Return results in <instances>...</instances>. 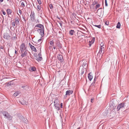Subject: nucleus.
<instances>
[{
	"instance_id": "nucleus-1",
	"label": "nucleus",
	"mask_w": 129,
	"mask_h": 129,
	"mask_svg": "<svg viewBox=\"0 0 129 129\" xmlns=\"http://www.w3.org/2000/svg\"><path fill=\"white\" fill-rule=\"evenodd\" d=\"M1 114L4 116V118L7 119L8 120H11L12 119V117L7 111L3 110L1 112Z\"/></svg>"
},
{
	"instance_id": "nucleus-2",
	"label": "nucleus",
	"mask_w": 129,
	"mask_h": 129,
	"mask_svg": "<svg viewBox=\"0 0 129 129\" xmlns=\"http://www.w3.org/2000/svg\"><path fill=\"white\" fill-rule=\"evenodd\" d=\"M58 100H57V99H56L55 100L54 102L55 107V109L57 110H59L60 109L59 104L58 103Z\"/></svg>"
},
{
	"instance_id": "nucleus-3",
	"label": "nucleus",
	"mask_w": 129,
	"mask_h": 129,
	"mask_svg": "<svg viewBox=\"0 0 129 129\" xmlns=\"http://www.w3.org/2000/svg\"><path fill=\"white\" fill-rule=\"evenodd\" d=\"M37 31L41 35V37H43L44 36V28L42 29L38 28Z\"/></svg>"
},
{
	"instance_id": "nucleus-4",
	"label": "nucleus",
	"mask_w": 129,
	"mask_h": 129,
	"mask_svg": "<svg viewBox=\"0 0 129 129\" xmlns=\"http://www.w3.org/2000/svg\"><path fill=\"white\" fill-rule=\"evenodd\" d=\"M35 59L37 60L38 61H41L42 60V55L41 53H39L37 56H35Z\"/></svg>"
},
{
	"instance_id": "nucleus-5",
	"label": "nucleus",
	"mask_w": 129,
	"mask_h": 129,
	"mask_svg": "<svg viewBox=\"0 0 129 129\" xmlns=\"http://www.w3.org/2000/svg\"><path fill=\"white\" fill-rule=\"evenodd\" d=\"M125 103H121L119 104L117 106V110L118 111L120 109H122L125 106Z\"/></svg>"
},
{
	"instance_id": "nucleus-6",
	"label": "nucleus",
	"mask_w": 129,
	"mask_h": 129,
	"mask_svg": "<svg viewBox=\"0 0 129 129\" xmlns=\"http://www.w3.org/2000/svg\"><path fill=\"white\" fill-rule=\"evenodd\" d=\"M26 48L25 47V44L24 43H22L20 45V50L21 53H23L24 50L26 49Z\"/></svg>"
},
{
	"instance_id": "nucleus-7",
	"label": "nucleus",
	"mask_w": 129,
	"mask_h": 129,
	"mask_svg": "<svg viewBox=\"0 0 129 129\" xmlns=\"http://www.w3.org/2000/svg\"><path fill=\"white\" fill-rule=\"evenodd\" d=\"M30 16L31 21H34L35 19V14L34 11L31 12Z\"/></svg>"
},
{
	"instance_id": "nucleus-8",
	"label": "nucleus",
	"mask_w": 129,
	"mask_h": 129,
	"mask_svg": "<svg viewBox=\"0 0 129 129\" xmlns=\"http://www.w3.org/2000/svg\"><path fill=\"white\" fill-rule=\"evenodd\" d=\"M58 60L60 61L61 62H63V59L62 56L61 55H59L57 56Z\"/></svg>"
},
{
	"instance_id": "nucleus-9",
	"label": "nucleus",
	"mask_w": 129,
	"mask_h": 129,
	"mask_svg": "<svg viewBox=\"0 0 129 129\" xmlns=\"http://www.w3.org/2000/svg\"><path fill=\"white\" fill-rule=\"evenodd\" d=\"M29 45L31 50L35 52H37L36 49L35 47L34 46L32 45L30 43H29Z\"/></svg>"
},
{
	"instance_id": "nucleus-10",
	"label": "nucleus",
	"mask_w": 129,
	"mask_h": 129,
	"mask_svg": "<svg viewBox=\"0 0 129 129\" xmlns=\"http://www.w3.org/2000/svg\"><path fill=\"white\" fill-rule=\"evenodd\" d=\"M73 92V91L71 90H68L66 91V94L65 96H67V95H69L70 94H71Z\"/></svg>"
},
{
	"instance_id": "nucleus-11",
	"label": "nucleus",
	"mask_w": 129,
	"mask_h": 129,
	"mask_svg": "<svg viewBox=\"0 0 129 129\" xmlns=\"http://www.w3.org/2000/svg\"><path fill=\"white\" fill-rule=\"evenodd\" d=\"M19 18L18 17H16L15 18V22L17 25L19 24Z\"/></svg>"
},
{
	"instance_id": "nucleus-12",
	"label": "nucleus",
	"mask_w": 129,
	"mask_h": 129,
	"mask_svg": "<svg viewBox=\"0 0 129 129\" xmlns=\"http://www.w3.org/2000/svg\"><path fill=\"white\" fill-rule=\"evenodd\" d=\"M36 27L40 28V29H42V28H44V26L40 24H37L35 27V28Z\"/></svg>"
},
{
	"instance_id": "nucleus-13",
	"label": "nucleus",
	"mask_w": 129,
	"mask_h": 129,
	"mask_svg": "<svg viewBox=\"0 0 129 129\" xmlns=\"http://www.w3.org/2000/svg\"><path fill=\"white\" fill-rule=\"evenodd\" d=\"M27 51H28L27 50L25 51L21 55V56L23 57L26 56L27 53Z\"/></svg>"
},
{
	"instance_id": "nucleus-14",
	"label": "nucleus",
	"mask_w": 129,
	"mask_h": 129,
	"mask_svg": "<svg viewBox=\"0 0 129 129\" xmlns=\"http://www.w3.org/2000/svg\"><path fill=\"white\" fill-rule=\"evenodd\" d=\"M3 37L7 39H10V36L7 34H6L4 35Z\"/></svg>"
},
{
	"instance_id": "nucleus-15",
	"label": "nucleus",
	"mask_w": 129,
	"mask_h": 129,
	"mask_svg": "<svg viewBox=\"0 0 129 129\" xmlns=\"http://www.w3.org/2000/svg\"><path fill=\"white\" fill-rule=\"evenodd\" d=\"M91 75H92V74L90 73L88 75V78L90 81H91L93 78V76Z\"/></svg>"
},
{
	"instance_id": "nucleus-16",
	"label": "nucleus",
	"mask_w": 129,
	"mask_h": 129,
	"mask_svg": "<svg viewBox=\"0 0 129 129\" xmlns=\"http://www.w3.org/2000/svg\"><path fill=\"white\" fill-rule=\"evenodd\" d=\"M13 80L11 81L10 82H9L7 84V85L8 86H9L13 85L14 84V83L13 82Z\"/></svg>"
},
{
	"instance_id": "nucleus-17",
	"label": "nucleus",
	"mask_w": 129,
	"mask_h": 129,
	"mask_svg": "<svg viewBox=\"0 0 129 129\" xmlns=\"http://www.w3.org/2000/svg\"><path fill=\"white\" fill-rule=\"evenodd\" d=\"M7 12L8 15L11 14L12 12V10L10 9H7Z\"/></svg>"
},
{
	"instance_id": "nucleus-18",
	"label": "nucleus",
	"mask_w": 129,
	"mask_h": 129,
	"mask_svg": "<svg viewBox=\"0 0 129 129\" xmlns=\"http://www.w3.org/2000/svg\"><path fill=\"white\" fill-rule=\"evenodd\" d=\"M20 93V92L19 91H17L15 92L13 94V95L14 96L16 97L17 95Z\"/></svg>"
},
{
	"instance_id": "nucleus-19",
	"label": "nucleus",
	"mask_w": 129,
	"mask_h": 129,
	"mask_svg": "<svg viewBox=\"0 0 129 129\" xmlns=\"http://www.w3.org/2000/svg\"><path fill=\"white\" fill-rule=\"evenodd\" d=\"M89 47H90L92 44L94 42V40H92L91 41H89Z\"/></svg>"
},
{
	"instance_id": "nucleus-20",
	"label": "nucleus",
	"mask_w": 129,
	"mask_h": 129,
	"mask_svg": "<svg viewBox=\"0 0 129 129\" xmlns=\"http://www.w3.org/2000/svg\"><path fill=\"white\" fill-rule=\"evenodd\" d=\"M100 5L99 4L96 5L94 8L95 10H97L98 8H99L100 7Z\"/></svg>"
},
{
	"instance_id": "nucleus-21",
	"label": "nucleus",
	"mask_w": 129,
	"mask_h": 129,
	"mask_svg": "<svg viewBox=\"0 0 129 129\" xmlns=\"http://www.w3.org/2000/svg\"><path fill=\"white\" fill-rule=\"evenodd\" d=\"M74 31L73 30H71L70 31L69 33L71 35H73L74 34Z\"/></svg>"
},
{
	"instance_id": "nucleus-22",
	"label": "nucleus",
	"mask_w": 129,
	"mask_h": 129,
	"mask_svg": "<svg viewBox=\"0 0 129 129\" xmlns=\"http://www.w3.org/2000/svg\"><path fill=\"white\" fill-rule=\"evenodd\" d=\"M121 25H120V22H118L117 24V25L116 26V27L117 28H120V27Z\"/></svg>"
},
{
	"instance_id": "nucleus-23",
	"label": "nucleus",
	"mask_w": 129,
	"mask_h": 129,
	"mask_svg": "<svg viewBox=\"0 0 129 129\" xmlns=\"http://www.w3.org/2000/svg\"><path fill=\"white\" fill-rule=\"evenodd\" d=\"M22 88L25 90H27L28 88V86L27 85L22 86Z\"/></svg>"
},
{
	"instance_id": "nucleus-24",
	"label": "nucleus",
	"mask_w": 129,
	"mask_h": 129,
	"mask_svg": "<svg viewBox=\"0 0 129 129\" xmlns=\"http://www.w3.org/2000/svg\"><path fill=\"white\" fill-rule=\"evenodd\" d=\"M57 45L58 48H61V46L60 43L57 42Z\"/></svg>"
},
{
	"instance_id": "nucleus-25",
	"label": "nucleus",
	"mask_w": 129,
	"mask_h": 129,
	"mask_svg": "<svg viewBox=\"0 0 129 129\" xmlns=\"http://www.w3.org/2000/svg\"><path fill=\"white\" fill-rule=\"evenodd\" d=\"M102 49H100L99 50V51L98 53V54H102V55H103V54L104 53V51L103 52V53H102Z\"/></svg>"
},
{
	"instance_id": "nucleus-26",
	"label": "nucleus",
	"mask_w": 129,
	"mask_h": 129,
	"mask_svg": "<svg viewBox=\"0 0 129 129\" xmlns=\"http://www.w3.org/2000/svg\"><path fill=\"white\" fill-rule=\"evenodd\" d=\"M23 122L25 123H28V120L24 118V120H23L22 121Z\"/></svg>"
},
{
	"instance_id": "nucleus-27",
	"label": "nucleus",
	"mask_w": 129,
	"mask_h": 129,
	"mask_svg": "<svg viewBox=\"0 0 129 129\" xmlns=\"http://www.w3.org/2000/svg\"><path fill=\"white\" fill-rule=\"evenodd\" d=\"M50 44L52 46H54V42L53 40L50 41L49 42Z\"/></svg>"
},
{
	"instance_id": "nucleus-28",
	"label": "nucleus",
	"mask_w": 129,
	"mask_h": 129,
	"mask_svg": "<svg viewBox=\"0 0 129 129\" xmlns=\"http://www.w3.org/2000/svg\"><path fill=\"white\" fill-rule=\"evenodd\" d=\"M15 22L14 21L13 22H12L11 23V24L12 25V26L13 27H14L15 26V24H16Z\"/></svg>"
},
{
	"instance_id": "nucleus-29",
	"label": "nucleus",
	"mask_w": 129,
	"mask_h": 129,
	"mask_svg": "<svg viewBox=\"0 0 129 129\" xmlns=\"http://www.w3.org/2000/svg\"><path fill=\"white\" fill-rule=\"evenodd\" d=\"M31 70L32 71H35L36 70V68H35V67H31Z\"/></svg>"
},
{
	"instance_id": "nucleus-30",
	"label": "nucleus",
	"mask_w": 129,
	"mask_h": 129,
	"mask_svg": "<svg viewBox=\"0 0 129 129\" xmlns=\"http://www.w3.org/2000/svg\"><path fill=\"white\" fill-rule=\"evenodd\" d=\"M94 26L96 27H97L99 28H101V25H94Z\"/></svg>"
},
{
	"instance_id": "nucleus-31",
	"label": "nucleus",
	"mask_w": 129,
	"mask_h": 129,
	"mask_svg": "<svg viewBox=\"0 0 129 129\" xmlns=\"http://www.w3.org/2000/svg\"><path fill=\"white\" fill-rule=\"evenodd\" d=\"M19 118L22 121H23V120H24V118L23 116H21Z\"/></svg>"
},
{
	"instance_id": "nucleus-32",
	"label": "nucleus",
	"mask_w": 129,
	"mask_h": 129,
	"mask_svg": "<svg viewBox=\"0 0 129 129\" xmlns=\"http://www.w3.org/2000/svg\"><path fill=\"white\" fill-rule=\"evenodd\" d=\"M21 6L22 7H24L25 6L24 3V2H22L21 3Z\"/></svg>"
},
{
	"instance_id": "nucleus-33",
	"label": "nucleus",
	"mask_w": 129,
	"mask_h": 129,
	"mask_svg": "<svg viewBox=\"0 0 129 129\" xmlns=\"http://www.w3.org/2000/svg\"><path fill=\"white\" fill-rule=\"evenodd\" d=\"M49 7L50 9H52L53 7V5H52V4H50V5H49Z\"/></svg>"
},
{
	"instance_id": "nucleus-34",
	"label": "nucleus",
	"mask_w": 129,
	"mask_h": 129,
	"mask_svg": "<svg viewBox=\"0 0 129 129\" xmlns=\"http://www.w3.org/2000/svg\"><path fill=\"white\" fill-rule=\"evenodd\" d=\"M97 4V3L95 1H94V2L92 4V5L94 6V5H95Z\"/></svg>"
},
{
	"instance_id": "nucleus-35",
	"label": "nucleus",
	"mask_w": 129,
	"mask_h": 129,
	"mask_svg": "<svg viewBox=\"0 0 129 129\" xmlns=\"http://www.w3.org/2000/svg\"><path fill=\"white\" fill-rule=\"evenodd\" d=\"M37 8L39 10H40L41 9V7L40 6L38 5L37 6Z\"/></svg>"
},
{
	"instance_id": "nucleus-36",
	"label": "nucleus",
	"mask_w": 129,
	"mask_h": 129,
	"mask_svg": "<svg viewBox=\"0 0 129 129\" xmlns=\"http://www.w3.org/2000/svg\"><path fill=\"white\" fill-rule=\"evenodd\" d=\"M37 1L39 4L40 5L42 3L41 0H37Z\"/></svg>"
},
{
	"instance_id": "nucleus-37",
	"label": "nucleus",
	"mask_w": 129,
	"mask_h": 129,
	"mask_svg": "<svg viewBox=\"0 0 129 129\" xmlns=\"http://www.w3.org/2000/svg\"><path fill=\"white\" fill-rule=\"evenodd\" d=\"M16 39H17V37H16V36L12 38V39L13 40H15Z\"/></svg>"
},
{
	"instance_id": "nucleus-38",
	"label": "nucleus",
	"mask_w": 129,
	"mask_h": 129,
	"mask_svg": "<svg viewBox=\"0 0 129 129\" xmlns=\"http://www.w3.org/2000/svg\"><path fill=\"white\" fill-rule=\"evenodd\" d=\"M105 5L106 6H108V4L107 3V0H105Z\"/></svg>"
},
{
	"instance_id": "nucleus-39",
	"label": "nucleus",
	"mask_w": 129,
	"mask_h": 129,
	"mask_svg": "<svg viewBox=\"0 0 129 129\" xmlns=\"http://www.w3.org/2000/svg\"><path fill=\"white\" fill-rule=\"evenodd\" d=\"M105 23L106 25H108L109 24V22L108 21H106L105 22Z\"/></svg>"
},
{
	"instance_id": "nucleus-40",
	"label": "nucleus",
	"mask_w": 129,
	"mask_h": 129,
	"mask_svg": "<svg viewBox=\"0 0 129 129\" xmlns=\"http://www.w3.org/2000/svg\"><path fill=\"white\" fill-rule=\"evenodd\" d=\"M104 44H102L101 45V47L100 48V49H103L104 48V47H103V46H104Z\"/></svg>"
},
{
	"instance_id": "nucleus-41",
	"label": "nucleus",
	"mask_w": 129,
	"mask_h": 129,
	"mask_svg": "<svg viewBox=\"0 0 129 129\" xmlns=\"http://www.w3.org/2000/svg\"><path fill=\"white\" fill-rule=\"evenodd\" d=\"M86 62H85L83 63V64H82V66H85L86 64Z\"/></svg>"
},
{
	"instance_id": "nucleus-42",
	"label": "nucleus",
	"mask_w": 129,
	"mask_h": 129,
	"mask_svg": "<svg viewBox=\"0 0 129 129\" xmlns=\"http://www.w3.org/2000/svg\"><path fill=\"white\" fill-rule=\"evenodd\" d=\"M42 39V37H41V38L40 39H39L38 40V42H39L41 41V40Z\"/></svg>"
},
{
	"instance_id": "nucleus-43",
	"label": "nucleus",
	"mask_w": 129,
	"mask_h": 129,
	"mask_svg": "<svg viewBox=\"0 0 129 129\" xmlns=\"http://www.w3.org/2000/svg\"><path fill=\"white\" fill-rule=\"evenodd\" d=\"M95 78H94V83H92L91 84V85H92L93 86V85H94V83H95Z\"/></svg>"
},
{
	"instance_id": "nucleus-44",
	"label": "nucleus",
	"mask_w": 129,
	"mask_h": 129,
	"mask_svg": "<svg viewBox=\"0 0 129 129\" xmlns=\"http://www.w3.org/2000/svg\"><path fill=\"white\" fill-rule=\"evenodd\" d=\"M84 73V71L83 70H82V72L81 73V75H82V74H83Z\"/></svg>"
},
{
	"instance_id": "nucleus-45",
	"label": "nucleus",
	"mask_w": 129,
	"mask_h": 129,
	"mask_svg": "<svg viewBox=\"0 0 129 129\" xmlns=\"http://www.w3.org/2000/svg\"><path fill=\"white\" fill-rule=\"evenodd\" d=\"M4 47L3 46H1V47H0V48L1 49H4Z\"/></svg>"
},
{
	"instance_id": "nucleus-46",
	"label": "nucleus",
	"mask_w": 129,
	"mask_h": 129,
	"mask_svg": "<svg viewBox=\"0 0 129 129\" xmlns=\"http://www.w3.org/2000/svg\"><path fill=\"white\" fill-rule=\"evenodd\" d=\"M60 107L61 108H62L63 104L62 103H61L60 105Z\"/></svg>"
},
{
	"instance_id": "nucleus-47",
	"label": "nucleus",
	"mask_w": 129,
	"mask_h": 129,
	"mask_svg": "<svg viewBox=\"0 0 129 129\" xmlns=\"http://www.w3.org/2000/svg\"><path fill=\"white\" fill-rule=\"evenodd\" d=\"M34 58H35V56H37V55H36V53H34Z\"/></svg>"
},
{
	"instance_id": "nucleus-48",
	"label": "nucleus",
	"mask_w": 129,
	"mask_h": 129,
	"mask_svg": "<svg viewBox=\"0 0 129 129\" xmlns=\"http://www.w3.org/2000/svg\"><path fill=\"white\" fill-rule=\"evenodd\" d=\"M3 14H4V15H5L6 14V13L5 12L3 11Z\"/></svg>"
},
{
	"instance_id": "nucleus-49",
	"label": "nucleus",
	"mask_w": 129,
	"mask_h": 129,
	"mask_svg": "<svg viewBox=\"0 0 129 129\" xmlns=\"http://www.w3.org/2000/svg\"><path fill=\"white\" fill-rule=\"evenodd\" d=\"M19 12L21 14L22 13V11L21 10H19Z\"/></svg>"
},
{
	"instance_id": "nucleus-50",
	"label": "nucleus",
	"mask_w": 129,
	"mask_h": 129,
	"mask_svg": "<svg viewBox=\"0 0 129 129\" xmlns=\"http://www.w3.org/2000/svg\"><path fill=\"white\" fill-rule=\"evenodd\" d=\"M93 99H91V103H93Z\"/></svg>"
},
{
	"instance_id": "nucleus-51",
	"label": "nucleus",
	"mask_w": 129,
	"mask_h": 129,
	"mask_svg": "<svg viewBox=\"0 0 129 129\" xmlns=\"http://www.w3.org/2000/svg\"><path fill=\"white\" fill-rule=\"evenodd\" d=\"M3 1V0H0V3H2Z\"/></svg>"
},
{
	"instance_id": "nucleus-52",
	"label": "nucleus",
	"mask_w": 129,
	"mask_h": 129,
	"mask_svg": "<svg viewBox=\"0 0 129 129\" xmlns=\"http://www.w3.org/2000/svg\"><path fill=\"white\" fill-rule=\"evenodd\" d=\"M15 53L17 54V53L16 50H15Z\"/></svg>"
},
{
	"instance_id": "nucleus-53",
	"label": "nucleus",
	"mask_w": 129,
	"mask_h": 129,
	"mask_svg": "<svg viewBox=\"0 0 129 129\" xmlns=\"http://www.w3.org/2000/svg\"><path fill=\"white\" fill-rule=\"evenodd\" d=\"M53 48L54 49H55L56 48V47H55L54 46L53 47Z\"/></svg>"
},
{
	"instance_id": "nucleus-54",
	"label": "nucleus",
	"mask_w": 129,
	"mask_h": 129,
	"mask_svg": "<svg viewBox=\"0 0 129 129\" xmlns=\"http://www.w3.org/2000/svg\"><path fill=\"white\" fill-rule=\"evenodd\" d=\"M94 40H94H95V38H93V39H92V40Z\"/></svg>"
},
{
	"instance_id": "nucleus-55",
	"label": "nucleus",
	"mask_w": 129,
	"mask_h": 129,
	"mask_svg": "<svg viewBox=\"0 0 129 129\" xmlns=\"http://www.w3.org/2000/svg\"><path fill=\"white\" fill-rule=\"evenodd\" d=\"M22 17L23 18V19H24V21H25V19H24V18L23 17Z\"/></svg>"
},
{
	"instance_id": "nucleus-56",
	"label": "nucleus",
	"mask_w": 129,
	"mask_h": 129,
	"mask_svg": "<svg viewBox=\"0 0 129 129\" xmlns=\"http://www.w3.org/2000/svg\"><path fill=\"white\" fill-rule=\"evenodd\" d=\"M80 128V127H79L77 129H79Z\"/></svg>"
},
{
	"instance_id": "nucleus-57",
	"label": "nucleus",
	"mask_w": 129,
	"mask_h": 129,
	"mask_svg": "<svg viewBox=\"0 0 129 129\" xmlns=\"http://www.w3.org/2000/svg\"><path fill=\"white\" fill-rule=\"evenodd\" d=\"M101 9V8H100V9H99L98 10V11L99 10V9Z\"/></svg>"
},
{
	"instance_id": "nucleus-58",
	"label": "nucleus",
	"mask_w": 129,
	"mask_h": 129,
	"mask_svg": "<svg viewBox=\"0 0 129 129\" xmlns=\"http://www.w3.org/2000/svg\"><path fill=\"white\" fill-rule=\"evenodd\" d=\"M60 116L61 117V115H60Z\"/></svg>"
},
{
	"instance_id": "nucleus-59",
	"label": "nucleus",
	"mask_w": 129,
	"mask_h": 129,
	"mask_svg": "<svg viewBox=\"0 0 129 129\" xmlns=\"http://www.w3.org/2000/svg\"><path fill=\"white\" fill-rule=\"evenodd\" d=\"M60 25H61H61H62V24H60Z\"/></svg>"
},
{
	"instance_id": "nucleus-60",
	"label": "nucleus",
	"mask_w": 129,
	"mask_h": 129,
	"mask_svg": "<svg viewBox=\"0 0 129 129\" xmlns=\"http://www.w3.org/2000/svg\"><path fill=\"white\" fill-rule=\"evenodd\" d=\"M33 45H34V44H33Z\"/></svg>"
}]
</instances>
